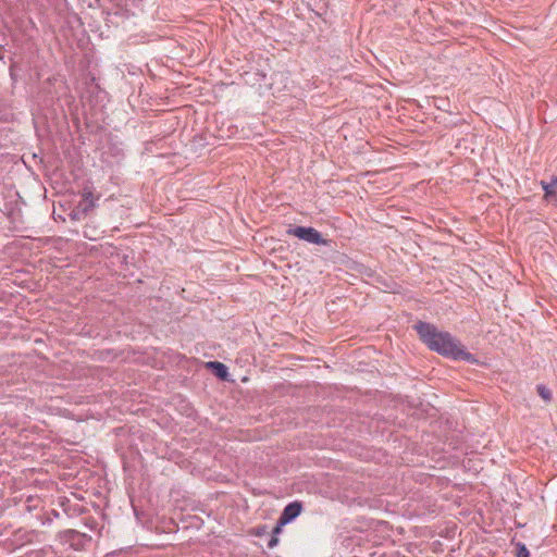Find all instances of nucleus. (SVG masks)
I'll use <instances>...</instances> for the list:
<instances>
[{
  "instance_id": "f257e3e1",
  "label": "nucleus",
  "mask_w": 557,
  "mask_h": 557,
  "mask_svg": "<svg viewBox=\"0 0 557 557\" xmlns=\"http://www.w3.org/2000/svg\"><path fill=\"white\" fill-rule=\"evenodd\" d=\"M414 329L421 341L433 351L453 360L476 362L474 356L466 350L450 333L440 331L435 325L419 321Z\"/></svg>"
},
{
  "instance_id": "f03ea898",
  "label": "nucleus",
  "mask_w": 557,
  "mask_h": 557,
  "mask_svg": "<svg viewBox=\"0 0 557 557\" xmlns=\"http://www.w3.org/2000/svg\"><path fill=\"white\" fill-rule=\"evenodd\" d=\"M288 235H293L304 242L313 245H326L327 242L322 237L321 233L311 226H294L287 230Z\"/></svg>"
},
{
  "instance_id": "7ed1b4c3",
  "label": "nucleus",
  "mask_w": 557,
  "mask_h": 557,
  "mask_svg": "<svg viewBox=\"0 0 557 557\" xmlns=\"http://www.w3.org/2000/svg\"><path fill=\"white\" fill-rule=\"evenodd\" d=\"M60 537L63 542L69 543L75 550L84 548L91 542V536L72 529L63 531Z\"/></svg>"
},
{
  "instance_id": "20e7f679",
  "label": "nucleus",
  "mask_w": 557,
  "mask_h": 557,
  "mask_svg": "<svg viewBox=\"0 0 557 557\" xmlns=\"http://www.w3.org/2000/svg\"><path fill=\"white\" fill-rule=\"evenodd\" d=\"M301 504L298 502L289 503L282 511L280 516V525H285L290 523L294 519H296L301 512Z\"/></svg>"
},
{
  "instance_id": "39448f33",
  "label": "nucleus",
  "mask_w": 557,
  "mask_h": 557,
  "mask_svg": "<svg viewBox=\"0 0 557 557\" xmlns=\"http://www.w3.org/2000/svg\"><path fill=\"white\" fill-rule=\"evenodd\" d=\"M540 185L544 190V198L546 200L557 198V176H553L549 182L541 181Z\"/></svg>"
},
{
  "instance_id": "423d86ee",
  "label": "nucleus",
  "mask_w": 557,
  "mask_h": 557,
  "mask_svg": "<svg viewBox=\"0 0 557 557\" xmlns=\"http://www.w3.org/2000/svg\"><path fill=\"white\" fill-rule=\"evenodd\" d=\"M208 366L215 370V374L220 379H225L227 376V368L223 363L211 361L208 363Z\"/></svg>"
},
{
  "instance_id": "0eeeda50",
  "label": "nucleus",
  "mask_w": 557,
  "mask_h": 557,
  "mask_svg": "<svg viewBox=\"0 0 557 557\" xmlns=\"http://www.w3.org/2000/svg\"><path fill=\"white\" fill-rule=\"evenodd\" d=\"M537 393L546 403L552 400V392L545 385H537Z\"/></svg>"
},
{
  "instance_id": "6e6552de",
  "label": "nucleus",
  "mask_w": 557,
  "mask_h": 557,
  "mask_svg": "<svg viewBox=\"0 0 557 557\" xmlns=\"http://www.w3.org/2000/svg\"><path fill=\"white\" fill-rule=\"evenodd\" d=\"M517 553L516 557H530L529 549L523 543H517L516 544Z\"/></svg>"
},
{
  "instance_id": "1a4fd4ad",
  "label": "nucleus",
  "mask_w": 557,
  "mask_h": 557,
  "mask_svg": "<svg viewBox=\"0 0 557 557\" xmlns=\"http://www.w3.org/2000/svg\"><path fill=\"white\" fill-rule=\"evenodd\" d=\"M277 543H278L277 536L272 535L270 541L268 542V547L269 548H273V547H275L277 545Z\"/></svg>"
},
{
  "instance_id": "9d476101",
  "label": "nucleus",
  "mask_w": 557,
  "mask_h": 557,
  "mask_svg": "<svg viewBox=\"0 0 557 557\" xmlns=\"http://www.w3.org/2000/svg\"><path fill=\"white\" fill-rule=\"evenodd\" d=\"M282 527H283V525H280V520H278V521H277L276 527H275V528H274V530H273V535H275V536H276V535L281 532V528H282Z\"/></svg>"
}]
</instances>
